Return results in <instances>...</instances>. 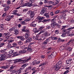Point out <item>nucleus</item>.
<instances>
[{
    "mask_svg": "<svg viewBox=\"0 0 74 74\" xmlns=\"http://www.w3.org/2000/svg\"><path fill=\"white\" fill-rule=\"evenodd\" d=\"M63 64V63H62L61 61H59L57 63L56 66L55 67V71H58V70H59V65H62Z\"/></svg>",
    "mask_w": 74,
    "mask_h": 74,
    "instance_id": "1",
    "label": "nucleus"
},
{
    "mask_svg": "<svg viewBox=\"0 0 74 74\" xmlns=\"http://www.w3.org/2000/svg\"><path fill=\"white\" fill-rule=\"evenodd\" d=\"M35 15V13L33 11L31 13L30 17L31 18H30L29 19L26 18V19L25 20V21H32V18H33L34 16Z\"/></svg>",
    "mask_w": 74,
    "mask_h": 74,
    "instance_id": "2",
    "label": "nucleus"
},
{
    "mask_svg": "<svg viewBox=\"0 0 74 74\" xmlns=\"http://www.w3.org/2000/svg\"><path fill=\"white\" fill-rule=\"evenodd\" d=\"M23 4V3L22 2L21 3V5H21H23V6H28L29 7H32L33 5V4L30 3V2H29L28 3H26L24 4Z\"/></svg>",
    "mask_w": 74,
    "mask_h": 74,
    "instance_id": "3",
    "label": "nucleus"
},
{
    "mask_svg": "<svg viewBox=\"0 0 74 74\" xmlns=\"http://www.w3.org/2000/svg\"><path fill=\"white\" fill-rule=\"evenodd\" d=\"M1 56L0 57V61H1L6 60L7 58L4 55H1Z\"/></svg>",
    "mask_w": 74,
    "mask_h": 74,
    "instance_id": "4",
    "label": "nucleus"
},
{
    "mask_svg": "<svg viewBox=\"0 0 74 74\" xmlns=\"http://www.w3.org/2000/svg\"><path fill=\"white\" fill-rule=\"evenodd\" d=\"M9 30L10 32H11V31H14L15 32L14 34H15V35H17V34H18V30L15 29L14 27H13L10 29H9Z\"/></svg>",
    "mask_w": 74,
    "mask_h": 74,
    "instance_id": "5",
    "label": "nucleus"
},
{
    "mask_svg": "<svg viewBox=\"0 0 74 74\" xmlns=\"http://www.w3.org/2000/svg\"><path fill=\"white\" fill-rule=\"evenodd\" d=\"M56 56V53L53 52L51 53V54L48 56V58L49 59H51L53 58H54Z\"/></svg>",
    "mask_w": 74,
    "mask_h": 74,
    "instance_id": "6",
    "label": "nucleus"
},
{
    "mask_svg": "<svg viewBox=\"0 0 74 74\" xmlns=\"http://www.w3.org/2000/svg\"><path fill=\"white\" fill-rule=\"evenodd\" d=\"M25 29H26V26H24L23 27V29H22V31H23L25 32H26V33H30V32H29L28 30H27V29L26 30Z\"/></svg>",
    "mask_w": 74,
    "mask_h": 74,
    "instance_id": "7",
    "label": "nucleus"
},
{
    "mask_svg": "<svg viewBox=\"0 0 74 74\" xmlns=\"http://www.w3.org/2000/svg\"><path fill=\"white\" fill-rule=\"evenodd\" d=\"M56 25V22H53L51 24V26L52 28H54L55 26Z\"/></svg>",
    "mask_w": 74,
    "mask_h": 74,
    "instance_id": "8",
    "label": "nucleus"
},
{
    "mask_svg": "<svg viewBox=\"0 0 74 74\" xmlns=\"http://www.w3.org/2000/svg\"><path fill=\"white\" fill-rule=\"evenodd\" d=\"M30 36V34H29V33H28V32H27L25 34V39H27L29 38V36Z\"/></svg>",
    "mask_w": 74,
    "mask_h": 74,
    "instance_id": "9",
    "label": "nucleus"
},
{
    "mask_svg": "<svg viewBox=\"0 0 74 74\" xmlns=\"http://www.w3.org/2000/svg\"><path fill=\"white\" fill-rule=\"evenodd\" d=\"M17 38H20L21 41H23L24 40H25V38H23V36H17Z\"/></svg>",
    "mask_w": 74,
    "mask_h": 74,
    "instance_id": "10",
    "label": "nucleus"
},
{
    "mask_svg": "<svg viewBox=\"0 0 74 74\" xmlns=\"http://www.w3.org/2000/svg\"><path fill=\"white\" fill-rule=\"evenodd\" d=\"M32 40V38H29L26 40V42H30V41Z\"/></svg>",
    "mask_w": 74,
    "mask_h": 74,
    "instance_id": "11",
    "label": "nucleus"
},
{
    "mask_svg": "<svg viewBox=\"0 0 74 74\" xmlns=\"http://www.w3.org/2000/svg\"><path fill=\"white\" fill-rule=\"evenodd\" d=\"M0 67L1 68H2V69H8V66L7 65L6 66H1Z\"/></svg>",
    "mask_w": 74,
    "mask_h": 74,
    "instance_id": "12",
    "label": "nucleus"
},
{
    "mask_svg": "<svg viewBox=\"0 0 74 74\" xmlns=\"http://www.w3.org/2000/svg\"><path fill=\"white\" fill-rule=\"evenodd\" d=\"M44 16H46V18H49L50 16L49 15V13H46L44 14Z\"/></svg>",
    "mask_w": 74,
    "mask_h": 74,
    "instance_id": "13",
    "label": "nucleus"
},
{
    "mask_svg": "<svg viewBox=\"0 0 74 74\" xmlns=\"http://www.w3.org/2000/svg\"><path fill=\"white\" fill-rule=\"evenodd\" d=\"M7 50V49H4L1 51V52L3 54H6L7 53V52L5 51Z\"/></svg>",
    "mask_w": 74,
    "mask_h": 74,
    "instance_id": "14",
    "label": "nucleus"
},
{
    "mask_svg": "<svg viewBox=\"0 0 74 74\" xmlns=\"http://www.w3.org/2000/svg\"><path fill=\"white\" fill-rule=\"evenodd\" d=\"M66 33L67 34V36H73V34H70V32L69 31H66Z\"/></svg>",
    "mask_w": 74,
    "mask_h": 74,
    "instance_id": "15",
    "label": "nucleus"
},
{
    "mask_svg": "<svg viewBox=\"0 0 74 74\" xmlns=\"http://www.w3.org/2000/svg\"><path fill=\"white\" fill-rule=\"evenodd\" d=\"M9 8H10V6H7L4 9V11H7L9 10Z\"/></svg>",
    "mask_w": 74,
    "mask_h": 74,
    "instance_id": "16",
    "label": "nucleus"
},
{
    "mask_svg": "<svg viewBox=\"0 0 74 74\" xmlns=\"http://www.w3.org/2000/svg\"><path fill=\"white\" fill-rule=\"evenodd\" d=\"M44 17H41V16H38L37 18V19H38V21H41L42 20Z\"/></svg>",
    "mask_w": 74,
    "mask_h": 74,
    "instance_id": "17",
    "label": "nucleus"
},
{
    "mask_svg": "<svg viewBox=\"0 0 74 74\" xmlns=\"http://www.w3.org/2000/svg\"><path fill=\"white\" fill-rule=\"evenodd\" d=\"M45 11V8H43L42 9V10L40 12V14H42H42H44V11Z\"/></svg>",
    "mask_w": 74,
    "mask_h": 74,
    "instance_id": "18",
    "label": "nucleus"
},
{
    "mask_svg": "<svg viewBox=\"0 0 74 74\" xmlns=\"http://www.w3.org/2000/svg\"><path fill=\"white\" fill-rule=\"evenodd\" d=\"M10 34V33L8 32L4 33L3 36H9Z\"/></svg>",
    "mask_w": 74,
    "mask_h": 74,
    "instance_id": "19",
    "label": "nucleus"
},
{
    "mask_svg": "<svg viewBox=\"0 0 74 74\" xmlns=\"http://www.w3.org/2000/svg\"><path fill=\"white\" fill-rule=\"evenodd\" d=\"M51 39L52 40H58V38L56 37H53V36H51Z\"/></svg>",
    "mask_w": 74,
    "mask_h": 74,
    "instance_id": "20",
    "label": "nucleus"
},
{
    "mask_svg": "<svg viewBox=\"0 0 74 74\" xmlns=\"http://www.w3.org/2000/svg\"><path fill=\"white\" fill-rule=\"evenodd\" d=\"M64 49V46H62L59 48V49L60 51H63Z\"/></svg>",
    "mask_w": 74,
    "mask_h": 74,
    "instance_id": "21",
    "label": "nucleus"
},
{
    "mask_svg": "<svg viewBox=\"0 0 74 74\" xmlns=\"http://www.w3.org/2000/svg\"><path fill=\"white\" fill-rule=\"evenodd\" d=\"M6 18L7 19V21H10L11 20V18L10 17V15H8V16H7Z\"/></svg>",
    "mask_w": 74,
    "mask_h": 74,
    "instance_id": "22",
    "label": "nucleus"
},
{
    "mask_svg": "<svg viewBox=\"0 0 74 74\" xmlns=\"http://www.w3.org/2000/svg\"><path fill=\"white\" fill-rule=\"evenodd\" d=\"M17 12H18V10H15L12 11V14L13 15H15L16 13Z\"/></svg>",
    "mask_w": 74,
    "mask_h": 74,
    "instance_id": "23",
    "label": "nucleus"
},
{
    "mask_svg": "<svg viewBox=\"0 0 74 74\" xmlns=\"http://www.w3.org/2000/svg\"><path fill=\"white\" fill-rule=\"evenodd\" d=\"M66 34V32L65 33H63L61 35V37H64L65 36H67L66 34Z\"/></svg>",
    "mask_w": 74,
    "mask_h": 74,
    "instance_id": "24",
    "label": "nucleus"
},
{
    "mask_svg": "<svg viewBox=\"0 0 74 74\" xmlns=\"http://www.w3.org/2000/svg\"><path fill=\"white\" fill-rule=\"evenodd\" d=\"M33 31L35 33H38V31L37 30V28H34Z\"/></svg>",
    "mask_w": 74,
    "mask_h": 74,
    "instance_id": "25",
    "label": "nucleus"
},
{
    "mask_svg": "<svg viewBox=\"0 0 74 74\" xmlns=\"http://www.w3.org/2000/svg\"><path fill=\"white\" fill-rule=\"evenodd\" d=\"M68 12L69 13H70V14H73V13H74V11L73 9H72L71 10H69Z\"/></svg>",
    "mask_w": 74,
    "mask_h": 74,
    "instance_id": "26",
    "label": "nucleus"
},
{
    "mask_svg": "<svg viewBox=\"0 0 74 74\" xmlns=\"http://www.w3.org/2000/svg\"><path fill=\"white\" fill-rule=\"evenodd\" d=\"M66 49L68 51H71L72 50V48L71 47H69L66 48Z\"/></svg>",
    "mask_w": 74,
    "mask_h": 74,
    "instance_id": "27",
    "label": "nucleus"
},
{
    "mask_svg": "<svg viewBox=\"0 0 74 74\" xmlns=\"http://www.w3.org/2000/svg\"><path fill=\"white\" fill-rule=\"evenodd\" d=\"M12 47H16V46L17 45V44L16 43H14L12 44Z\"/></svg>",
    "mask_w": 74,
    "mask_h": 74,
    "instance_id": "28",
    "label": "nucleus"
},
{
    "mask_svg": "<svg viewBox=\"0 0 74 74\" xmlns=\"http://www.w3.org/2000/svg\"><path fill=\"white\" fill-rule=\"evenodd\" d=\"M44 33V31H41L40 32V33H39L37 34V36H39V35H40V34H41V33Z\"/></svg>",
    "mask_w": 74,
    "mask_h": 74,
    "instance_id": "29",
    "label": "nucleus"
},
{
    "mask_svg": "<svg viewBox=\"0 0 74 74\" xmlns=\"http://www.w3.org/2000/svg\"><path fill=\"white\" fill-rule=\"evenodd\" d=\"M0 47H3V45H5V43L4 42H2V43H0Z\"/></svg>",
    "mask_w": 74,
    "mask_h": 74,
    "instance_id": "30",
    "label": "nucleus"
},
{
    "mask_svg": "<svg viewBox=\"0 0 74 74\" xmlns=\"http://www.w3.org/2000/svg\"><path fill=\"white\" fill-rule=\"evenodd\" d=\"M30 59H31V57H29L28 59L24 60V61H25V62H28V61H29V60H30Z\"/></svg>",
    "mask_w": 74,
    "mask_h": 74,
    "instance_id": "31",
    "label": "nucleus"
},
{
    "mask_svg": "<svg viewBox=\"0 0 74 74\" xmlns=\"http://www.w3.org/2000/svg\"><path fill=\"white\" fill-rule=\"evenodd\" d=\"M14 54H17L16 56H18V55H20V54L19 53V51H16L14 53Z\"/></svg>",
    "mask_w": 74,
    "mask_h": 74,
    "instance_id": "32",
    "label": "nucleus"
},
{
    "mask_svg": "<svg viewBox=\"0 0 74 74\" xmlns=\"http://www.w3.org/2000/svg\"><path fill=\"white\" fill-rule=\"evenodd\" d=\"M36 24H30L31 27H36Z\"/></svg>",
    "mask_w": 74,
    "mask_h": 74,
    "instance_id": "33",
    "label": "nucleus"
},
{
    "mask_svg": "<svg viewBox=\"0 0 74 74\" xmlns=\"http://www.w3.org/2000/svg\"><path fill=\"white\" fill-rule=\"evenodd\" d=\"M22 70H23V67L22 66L21 68L18 71H21Z\"/></svg>",
    "mask_w": 74,
    "mask_h": 74,
    "instance_id": "34",
    "label": "nucleus"
},
{
    "mask_svg": "<svg viewBox=\"0 0 74 74\" xmlns=\"http://www.w3.org/2000/svg\"><path fill=\"white\" fill-rule=\"evenodd\" d=\"M50 34L48 32H46L45 34V36H46L47 37H48L49 36V35H50Z\"/></svg>",
    "mask_w": 74,
    "mask_h": 74,
    "instance_id": "35",
    "label": "nucleus"
},
{
    "mask_svg": "<svg viewBox=\"0 0 74 74\" xmlns=\"http://www.w3.org/2000/svg\"><path fill=\"white\" fill-rule=\"evenodd\" d=\"M33 38L34 40H38V38L36 36L34 37Z\"/></svg>",
    "mask_w": 74,
    "mask_h": 74,
    "instance_id": "36",
    "label": "nucleus"
},
{
    "mask_svg": "<svg viewBox=\"0 0 74 74\" xmlns=\"http://www.w3.org/2000/svg\"><path fill=\"white\" fill-rule=\"evenodd\" d=\"M45 65V63H42L39 65V67H41V66H44Z\"/></svg>",
    "mask_w": 74,
    "mask_h": 74,
    "instance_id": "37",
    "label": "nucleus"
},
{
    "mask_svg": "<svg viewBox=\"0 0 74 74\" xmlns=\"http://www.w3.org/2000/svg\"><path fill=\"white\" fill-rule=\"evenodd\" d=\"M51 40V37L47 38L46 39V40L47 41V42H49V40Z\"/></svg>",
    "mask_w": 74,
    "mask_h": 74,
    "instance_id": "38",
    "label": "nucleus"
},
{
    "mask_svg": "<svg viewBox=\"0 0 74 74\" xmlns=\"http://www.w3.org/2000/svg\"><path fill=\"white\" fill-rule=\"evenodd\" d=\"M32 64L33 66L36 64V61H33V62L32 63Z\"/></svg>",
    "mask_w": 74,
    "mask_h": 74,
    "instance_id": "39",
    "label": "nucleus"
},
{
    "mask_svg": "<svg viewBox=\"0 0 74 74\" xmlns=\"http://www.w3.org/2000/svg\"><path fill=\"white\" fill-rule=\"evenodd\" d=\"M66 63L67 64H70V60H66Z\"/></svg>",
    "mask_w": 74,
    "mask_h": 74,
    "instance_id": "40",
    "label": "nucleus"
},
{
    "mask_svg": "<svg viewBox=\"0 0 74 74\" xmlns=\"http://www.w3.org/2000/svg\"><path fill=\"white\" fill-rule=\"evenodd\" d=\"M7 47L8 48H12V46H11V44H9L7 46Z\"/></svg>",
    "mask_w": 74,
    "mask_h": 74,
    "instance_id": "41",
    "label": "nucleus"
},
{
    "mask_svg": "<svg viewBox=\"0 0 74 74\" xmlns=\"http://www.w3.org/2000/svg\"><path fill=\"white\" fill-rule=\"evenodd\" d=\"M74 29V27H71L69 28H68V29H67V30H69L68 31H69V32H70V31H71V30L72 29Z\"/></svg>",
    "mask_w": 74,
    "mask_h": 74,
    "instance_id": "42",
    "label": "nucleus"
},
{
    "mask_svg": "<svg viewBox=\"0 0 74 74\" xmlns=\"http://www.w3.org/2000/svg\"><path fill=\"white\" fill-rule=\"evenodd\" d=\"M50 21L49 19H47L44 20L43 21L44 22H48V21Z\"/></svg>",
    "mask_w": 74,
    "mask_h": 74,
    "instance_id": "43",
    "label": "nucleus"
},
{
    "mask_svg": "<svg viewBox=\"0 0 74 74\" xmlns=\"http://www.w3.org/2000/svg\"><path fill=\"white\" fill-rule=\"evenodd\" d=\"M69 70H67L66 71H65L63 73V74H66L69 73Z\"/></svg>",
    "mask_w": 74,
    "mask_h": 74,
    "instance_id": "44",
    "label": "nucleus"
},
{
    "mask_svg": "<svg viewBox=\"0 0 74 74\" xmlns=\"http://www.w3.org/2000/svg\"><path fill=\"white\" fill-rule=\"evenodd\" d=\"M55 33L56 34H59V30H56L55 31Z\"/></svg>",
    "mask_w": 74,
    "mask_h": 74,
    "instance_id": "45",
    "label": "nucleus"
},
{
    "mask_svg": "<svg viewBox=\"0 0 74 74\" xmlns=\"http://www.w3.org/2000/svg\"><path fill=\"white\" fill-rule=\"evenodd\" d=\"M47 41L46 40H45L44 42H43V44H47Z\"/></svg>",
    "mask_w": 74,
    "mask_h": 74,
    "instance_id": "46",
    "label": "nucleus"
},
{
    "mask_svg": "<svg viewBox=\"0 0 74 74\" xmlns=\"http://www.w3.org/2000/svg\"><path fill=\"white\" fill-rule=\"evenodd\" d=\"M62 29H65L66 27H67V25L63 26H62Z\"/></svg>",
    "mask_w": 74,
    "mask_h": 74,
    "instance_id": "47",
    "label": "nucleus"
},
{
    "mask_svg": "<svg viewBox=\"0 0 74 74\" xmlns=\"http://www.w3.org/2000/svg\"><path fill=\"white\" fill-rule=\"evenodd\" d=\"M22 51V53H25L26 51L25 50H21Z\"/></svg>",
    "mask_w": 74,
    "mask_h": 74,
    "instance_id": "48",
    "label": "nucleus"
},
{
    "mask_svg": "<svg viewBox=\"0 0 74 74\" xmlns=\"http://www.w3.org/2000/svg\"><path fill=\"white\" fill-rule=\"evenodd\" d=\"M14 41V40H8V41H9V42L10 43V42H13Z\"/></svg>",
    "mask_w": 74,
    "mask_h": 74,
    "instance_id": "49",
    "label": "nucleus"
},
{
    "mask_svg": "<svg viewBox=\"0 0 74 74\" xmlns=\"http://www.w3.org/2000/svg\"><path fill=\"white\" fill-rule=\"evenodd\" d=\"M18 44L19 45H22V44H23V43L21 42H18Z\"/></svg>",
    "mask_w": 74,
    "mask_h": 74,
    "instance_id": "50",
    "label": "nucleus"
},
{
    "mask_svg": "<svg viewBox=\"0 0 74 74\" xmlns=\"http://www.w3.org/2000/svg\"><path fill=\"white\" fill-rule=\"evenodd\" d=\"M21 62V60H16L15 62L14 63H18V62Z\"/></svg>",
    "mask_w": 74,
    "mask_h": 74,
    "instance_id": "51",
    "label": "nucleus"
},
{
    "mask_svg": "<svg viewBox=\"0 0 74 74\" xmlns=\"http://www.w3.org/2000/svg\"><path fill=\"white\" fill-rule=\"evenodd\" d=\"M11 4V1H8L7 2V4L9 5Z\"/></svg>",
    "mask_w": 74,
    "mask_h": 74,
    "instance_id": "52",
    "label": "nucleus"
},
{
    "mask_svg": "<svg viewBox=\"0 0 74 74\" xmlns=\"http://www.w3.org/2000/svg\"><path fill=\"white\" fill-rule=\"evenodd\" d=\"M51 26H49L47 27L46 29H49L51 28Z\"/></svg>",
    "mask_w": 74,
    "mask_h": 74,
    "instance_id": "53",
    "label": "nucleus"
},
{
    "mask_svg": "<svg viewBox=\"0 0 74 74\" xmlns=\"http://www.w3.org/2000/svg\"><path fill=\"white\" fill-rule=\"evenodd\" d=\"M60 12V10H57L55 12V14H58V13H59Z\"/></svg>",
    "mask_w": 74,
    "mask_h": 74,
    "instance_id": "54",
    "label": "nucleus"
},
{
    "mask_svg": "<svg viewBox=\"0 0 74 74\" xmlns=\"http://www.w3.org/2000/svg\"><path fill=\"white\" fill-rule=\"evenodd\" d=\"M0 26L1 28H3V27L4 26V24H2L0 25Z\"/></svg>",
    "mask_w": 74,
    "mask_h": 74,
    "instance_id": "55",
    "label": "nucleus"
},
{
    "mask_svg": "<svg viewBox=\"0 0 74 74\" xmlns=\"http://www.w3.org/2000/svg\"><path fill=\"white\" fill-rule=\"evenodd\" d=\"M21 24L22 25H25V22L24 21H21Z\"/></svg>",
    "mask_w": 74,
    "mask_h": 74,
    "instance_id": "56",
    "label": "nucleus"
},
{
    "mask_svg": "<svg viewBox=\"0 0 74 74\" xmlns=\"http://www.w3.org/2000/svg\"><path fill=\"white\" fill-rule=\"evenodd\" d=\"M52 22H55L56 21V19L54 18L52 19L51 20Z\"/></svg>",
    "mask_w": 74,
    "mask_h": 74,
    "instance_id": "57",
    "label": "nucleus"
},
{
    "mask_svg": "<svg viewBox=\"0 0 74 74\" xmlns=\"http://www.w3.org/2000/svg\"><path fill=\"white\" fill-rule=\"evenodd\" d=\"M47 50L52 51V48L51 47H49L48 48Z\"/></svg>",
    "mask_w": 74,
    "mask_h": 74,
    "instance_id": "58",
    "label": "nucleus"
},
{
    "mask_svg": "<svg viewBox=\"0 0 74 74\" xmlns=\"http://www.w3.org/2000/svg\"><path fill=\"white\" fill-rule=\"evenodd\" d=\"M50 15L51 16H53V15H54V14H53V12H51L50 13Z\"/></svg>",
    "mask_w": 74,
    "mask_h": 74,
    "instance_id": "59",
    "label": "nucleus"
},
{
    "mask_svg": "<svg viewBox=\"0 0 74 74\" xmlns=\"http://www.w3.org/2000/svg\"><path fill=\"white\" fill-rule=\"evenodd\" d=\"M44 27H41L39 28V29H40V30H42V29H44Z\"/></svg>",
    "mask_w": 74,
    "mask_h": 74,
    "instance_id": "60",
    "label": "nucleus"
},
{
    "mask_svg": "<svg viewBox=\"0 0 74 74\" xmlns=\"http://www.w3.org/2000/svg\"><path fill=\"white\" fill-rule=\"evenodd\" d=\"M10 68L11 70H12V69H14V67L13 66H12L11 67H10Z\"/></svg>",
    "mask_w": 74,
    "mask_h": 74,
    "instance_id": "61",
    "label": "nucleus"
},
{
    "mask_svg": "<svg viewBox=\"0 0 74 74\" xmlns=\"http://www.w3.org/2000/svg\"><path fill=\"white\" fill-rule=\"evenodd\" d=\"M49 3H50V4H53V3L52 1H49Z\"/></svg>",
    "mask_w": 74,
    "mask_h": 74,
    "instance_id": "62",
    "label": "nucleus"
},
{
    "mask_svg": "<svg viewBox=\"0 0 74 74\" xmlns=\"http://www.w3.org/2000/svg\"><path fill=\"white\" fill-rule=\"evenodd\" d=\"M14 52V50H11L9 51L10 53H12Z\"/></svg>",
    "mask_w": 74,
    "mask_h": 74,
    "instance_id": "63",
    "label": "nucleus"
},
{
    "mask_svg": "<svg viewBox=\"0 0 74 74\" xmlns=\"http://www.w3.org/2000/svg\"><path fill=\"white\" fill-rule=\"evenodd\" d=\"M27 50H28V51H32V49L31 48H28Z\"/></svg>",
    "mask_w": 74,
    "mask_h": 74,
    "instance_id": "64",
    "label": "nucleus"
}]
</instances>
